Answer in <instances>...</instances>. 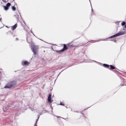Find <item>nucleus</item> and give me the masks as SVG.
<instances>
[{
  "mask_svg": "<svg viewBox=\"0 0 126 126\" xmlns=\"http://www.w3.org/2000/svg\"><path fill=\"white\" fill-rule=\"evenodd\" d=\"M16 83L15 81H12L8 82L4 86L5 88H10L13 87L16 84Z\"/></svg>",
  "mask_w": 126,
  "mask_h": 126,
  "instance_id": "1",
  "label": "nucleus"
},
{
  "mask_svg": "<svg viewBox=\"0 0 126 126\" xmlns=\"http://www.w3.org/2000/svg\"><path fill=\"white\" fill-rule=\"evenodd\" d=\"M31 49L34 55H36L38 51V46L34 45H31Z\"/></svg>",
  "mask_w": 126,
  "mask_h": 126,
  "instance_id": "2",
  "label": "nucleus"
},
{
  "mask_svg": "<svg viewBox=\"0 0 126 126\" xmlns=\"http://www.w3.org/2000/svg\"><path fill=\"white\" fill-rule=\"evenodd\" d=\"M63 47L62 49L59 51L56 50V52L58 53H60L61 52H63L64 50H67V49L68 48L66 45L65 44H63Z\"/></svg>",
  "mask_w": 126,
  "mask_h": 126,
  "instance_id": "3",
  "label": "nucleus"
},
{
  "mask_svg": "<svg viewBox=\"0 0 126 126\" xmlns=\"http://www.w3.org/2000/svg\"><path fill=\"white\" fill-rule=\"evenodd\" d=\"M126 32L125 31L120 32L117 33L113 35V36L114 37V38L117 36L124 35L126 33Z\"/></svg>",
  "mask_w": 126,
  "mask_h": 126,
  "instance_id": "4",
  "label": "nucleus"
},
{
  "mask_svg": "<svg viewBox=\"0 0 126 126\" xmlns=\"http://www.w3.org/2000/svg\"><path fill=\"white\" fill-rule=\"evenodd\" d=\"M51 94H49L48 97V101L50 103H51L52 102V101L51 100Z\"/></svg>",
  "mask_w": 126,
  "mask_h": 126,
  "instance_id": "5",
  "label": "nucleus"
},
{
  "mask_svg": "<svg viewBox=\"0 0 126 126\" xmlns=\"http://www.w3.org/2000/svg\"><path fill=\"white\" fill-rule=\"evenodd\" d=\"M29 64V63L26 61H25L23 62L22 63V65H28Z\"/></svg>",
  "mask_w": 126,
  "mask_h": 126,
  "instance_id": "6",
  "label": "nucleus"
},
{
  "mask_svg": "<svg viewBox=\"0 0 126 126\" xmlns=\"http://www.w3.org/2000/svg\"><path fill=\"white\" fill-rule=\"evenodd\" d=\"M17 24H16L14 26L12 27V30H14L17 27Z\"/></svg>",
  "mask_w": 126,
  "mask_h": 126,
  "instance_id": "7",
  "label": "nucleus"
},
{
  "mask_svg": "<svg viewBox=\"0 0 126 126\" xmlns=\"http://www.w3.org/2000/svg\"><path fill=\"white\" fill-rule=\"evenodd\" d=\"M103 66L105 67L108 68L109 67V65L105 64H103Z\"/></svg>",
  "mask_w": 126,
  "mask_h": 126,
  "instance_id": "8",
  "label": "nucleus"
},
{
  "mask_svg": "<svg viewBox=\"0 0 126 126\" xmlns=\"http://www.w3.org/2000/svg\"><path fill=\"white\" fill-rule=\"evenodd\" d=\"M110 69H115V67L114 66H112V65H110Z\"/></svg>",
  "mask_w": 126,
  "mask_h": 126,
  "instance_id": "9",
  "label": "nucleus"
},
{
  "mask_svg": "<svg viewBox=\"0 0 126 126\" xmlns=\"http://www.w3.org/2000/svg\"><path fill=\"white\" fill-rule=\"evenodd\" d=\"M3 7L4 8V9L6 10H7L9 8L7 6H4Z\"/></svg>",
  "mask_w": 126,
  "mask_h": 126,
  "instance_id": "10",
  "label": "nucleus"
},
{
  "mask_svg": "<svg viewBox=\"0 0 126 126\" xmlns=\"http://www.w3.org/2000/svg\"><path fill=\"white\" fill-rule=\"evenodd\" d=\"M15 16L16 17V19H18L19 18V16L17 14L15 15Z\"/></svg>",
  "mask_w": 126,
  "mask_h": 126,
  "instance_id": "11",
  "label": "nucleus"
},
{
  "mask_svg": "<svg viewBox=\"0 0 126 126\" xmlns=\"http://www.w3.org/2000/svg\"><path fill=\"white\" fill-rule=\"evenodd\" d=\"M126 24V23L125 22H123L122 23L121 25L122 26H123L125 25Z\"/></svg>",
  "mask_w": 126,
  "mask_h": 126,
  "instance_id": "12",
  "label": "nucleus"
},
{
  "mask_svg": "<svg viewBox=\"0 0 126 126\" xmlns=\"http://www.w3.org/2000/svg\"><path fill=\"white\" fill-rule=\"evenodd\" d=\"M11 5V4L10 3H8L6 4V6H7L8 7H9Z\"/></svg>",
  "mask_w": 126,
  "mask_h": 126,
  "instance_id": "13",
  "label": "nucleus"
},
{
  "mask_svg": "<svg viewBox=\"0 0 126 126\" xmlns=\"http://www.w3.org/2000/svg\"><path fill=\"white\" fill-rule=\"evenodd\" d=\"M12 9L13 11H15L16 9L15 7L14 6H13L12 7Z\"/></svg>",
  "mask_w": 126,
  "mask_h": 126,
  "instance_id": "14",
  "label": "nucleus"
},
{
  "mask_svg": "<svg viewBox=\"0 0 126 126\" xmlns=\"http://www.w3.org/2000/svg\"><path fill=\"white\" fill-rule=\"evenodd\" d=\"M114 38L113 36H112L110 37L109 38Z\"/></svg>",
  "mask_w": 126,
  "mask_h": 126,
  "instance_id": "15",
  "label": "nucleus"
},
{
  "mask_svg": "<svg viewBox=\"0 0 126 126\" xmlns=\"http://www.w3.org/2000/svg\"><path fill=\"white\" fill-rule=\"evenodd\" d=\"M39 118V117H38V118ZM38 119H36V123L35 124H36V123H37V121H38Z\"/></svg>",
  "mask_w": 126,
  "mask_h": 126,
  "instance_id": "16",
  "label": "nucleus"
},
{
  "mask_svg": "<svg viewBox=\"0 0 126 126\" xmlns=\"http://www.w3.org/2000/svg\"><path fill=\"white\" fill-rule=\"evenodd\" d=\"M60 105H64V104H62L61 103L60 104Z\"/></svg>",
  "mask_w": 126,
  "mask_h": 126,
  "instance_id": "17",
  "label": "nucleus"
},
{
  "mask_svg": "<svg viewBox=\"0 0 126 126\" xmlns=\"http://www.w3.org/2000/svg\"><path fill=\"white\" fill-rule=\"evenodd\" d=\"M34 126H37L36 124H35V125H34Z\"/></svg>",
  "mask_w": 126,
  "mask_h": 126,
  "instance_id": "18",
  "label": "nucleus"
},
{
  "mask_svg": "<svg viewBox=\"0 0 126 126\" xmlns=\"http://www.w3.org/2000/svg\"><path fill=\"white\" fill-rule=\"evenodd\" d=\"M125 28H126V25L125 26Z\"/></svg>",
  "mask_w": 126,
  "mask_h": 126,
  "instance_id": "19",
  "label": "nucleus"
},
{
  "mask_svg": "<svg viewBox=\"0 0 126 126\" xmlns=\"http://www.w3.org/2000/svg\"><path fill=\"white\" fill-rule=\"evenodd\" d=\"M1 17H0V20H1Z\"/></svg>",
  "mask_w": 126,
  "mask_h": 126,
  "instance_id": "20",
  "label": "nucleus"
},
{
  "mask_svg": "<svg viewBox=\"0 0 126 126\" xmlns=\"http://www.w3.org/2000/svg\"><path fill=\"white\" fill-rule=\"evenodd\" d=\"M57 117H58V116H57Z\"/></svg>",
  "mask_w": 126,
  "mask_h": 126,
  "instance_id": "21",
  "label": "nucleus"
},
{
  "mask_svg": "<svg viewBox=\"0 0 126 126\" xmlns=\"http://www.w3.org/2000/svg\"><path fill=\"white\" fill-rule=\"evenodd\" d=\"M93 9H92V11H93Z\"/></svg>",
  "mask_w": 126,
  "mask_h": 126,
  "instance_id": "22",
  "label": "nucleus"
}]
</instances>
